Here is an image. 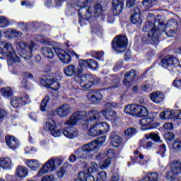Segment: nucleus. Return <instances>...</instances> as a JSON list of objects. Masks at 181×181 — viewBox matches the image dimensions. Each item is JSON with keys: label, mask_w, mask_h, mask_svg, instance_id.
I'll use <instances>...</instances> for the list:
<instances>
[{"label": "nucleus", "mask_w": 181, "mask_h": 181, "mask_svg": "<svg viewBox=\"0 0 181 181\" xmlns=\"http://www.w3.org/2000/svg\"><path fill=\"white\" fill-rule=\"evenodd\" d=\"M165 152H166V146L165 144H161L160 146V148L158 152V155H160V156L163 158V156H165Z\"/></svg>", "instance_id": "obj_59"}, {"label": "nucleus", "mask_w": 181, "mask_h": 181, "mask_svg": "<svg viewBox=\"0 0 181 181\" xmlns=\"http://www.w3.org/2000/svg\"><path fill=\"white\" fill-rule=\"evenodd\" d=\"M131 22L134 25L141 26L142 25V19H141V10L138 8L134 9V13L131 16Z\"/></svg>", "instance_id": "obj_21"}, {"label": "nucleus", "mask_w": 181, "mask_h": 181, "mask_svg": "<svg viewBox=\"0 0 181 181\" xmlns=\"http://www.w3.org/2000/svg\"><path fill=\"white\" fill-rule=\"evenodd\" d=\"M56 54L59 57V60L62 62V63H65V64H69L70 62H71V57L69 54V52L64 51L61 48L54 47L53 48Z\"/></svg>", "instance_id": "obj_16"}, {"label": "nucleus", "mask_w": 181, "mask_h": 181, "mask_svg": "<svg viewBox=\"0 0 181 181\" xmlns=\"http://www.w3.org/2000/svg\"><path fill=\"white\" fill-rule=\"evenodd\" d=\"M107 158H106L103 163L100 164V168L101 169H107L110 165H111V158L115 156L114 151L112 149L108 150L107 152Z\"/></svg>", "instance_id": "obj_30"}, {"label": "nucleus", "mask_w": 181, "mask_h": 181, "mask_svg": "<svg viewBox=\"0 0 181 181\" xmlns=\"http://www.w3.org/2000/svg\"><path fill=\"white\" fill-rule=\"evenodd\" d=\"M105 141H107V136H103L89 142V144H93L96 147L94 152H98V151L100 149V146H101L103 144H105Z\"/></svg>", "instance_id": "obj_32"}, {"label": "nucleus", "mask_w": 181, "mask_h": 181, "mask_svg": "<svg viewBox=\"0 0 181 181\" xmlns=\"http://www.w3.org/2000/svg\"><path fill=\"white\" fill-rule=\"evenodd\" d=\"M40 83L44 87H47V88H49V87H50V83H52V79L42 78L40 79Z\"/></svg>", "instance_id": "obj_50"}, {"label": "nucleus", "mask_w": 181, "mask_h": 181, "mask_svg": "<svg viewBox=\"0 0 181 181\" xmlns=\"http://www.w3.org/2000/svg\"><path fill=\"white\" fill-rule=\"evenodd\" d=\"M144 136L146 139H152L156 142H160V137L156 133L146 134Z\"/></svg>", "instance_id": "obj_43"}, {"label": "nucleus", "mask_w": 181, "mask_h": 181, "mask_svg": "<svg viewBox=\"0 0 181 181\" xmlns=\"http://www.w3.org/2000/svg\"><path fill=\"white\" fill-rule=\"evenodd\" d=\"M142 4L144 8L150 9V8H153L155 5V0H144Z\"/></svg>", "instance_id": "obj_48"}, {"label": "nucleus", "mask_w": 181, "mask_h": 181, "mask_svg": "<svg viewBox=\"0 0 181 181\" xmlns=\"http://www.w3.org/2000/svg\"><path fill=\"white\" fill-rule=\"evenodd\" d=\"M28 175H29V170L28 168L22 165H18L16 170V175L20 179H25V177H28Z\"/></svg>", "instance_id": "obj_28"}, {"label": "nucleus", "mask_w": 181, "mask_h": 181, "mask_svg": "<svg viewBox=\"0 0 181 181\" xmlns=\"http://www.w3.org/2000/svg\"><path fill=\"white\" fill-rule=\"evenodd\" d=\"M87 98L92 103H98L103 100V95L97 90H91L87 95Z\"/></svg>", "instance_id": "obj_24"}, {"label": "nucleus", "mask_w": 181, "mask_h": 181, "mask_svg": "<svg viewBox=\"0 0 181 181\" xmlns=\"http://www.w3.org/2000/svg\"><path fill=\"white\" fill-rule=\"evenodd\" d=\"M1 94L6 98H9V97H12L13 91L11 89V88H4L1 90Z\"/></svg>", "instance_id": "obj_46"}, {"label": "nucleus", "mask_w": 181, "mask_h": 181, "mask_svg": "<svg viewBox=\"0 0 181 181\" xmlns=\"http://www.w3.org/2000/svg\"><path fill=\"white\" fill-rule=\"evenodd\" d=\"M173 86L174 87H176L177 88L181 89V79H175L174 81L173 82Z\"/></svg>", "instance_id": "obj_61"}, {"label": "nucleus", "mask_w": 181, "mask_h": 181, "mask_svg": "<svg viewBox=\"0 0 181 181\" xmlns=\"http://www.w3.org/2000/svg\"><path fill=\"white\" fill-rule=\"evenodd\" d=\"M49 88H52V90H57L60 88V83L54 79H51V83H49Z\"/></svg>", "instance_id": "obj_52"}, {"label": "nucleus", "mask_w": 181, "mask_h": 181, "mask_svg": "<svg viewBox=\"0 0 181 181\" xmlns=\"http://www.w3.org/2000/svg\"><path fill=\"white\" fill-rule=\"evenodd\" d=\"M165 95L160 91L153 92L150 94V100L156 104L163 103Z\"/></svg>", "instance_id": "obj_23"}, {"label": "nucleus", "mask_w": 181, "mask_h": 181, "mask_svg": "<svg viewBox=\"0 0 181 181\" xmlns=\"http://www.w3.org/2000/svg\"><path fill=\"white\" fill-rule=\"evenodd\" d=\"M173 148V149H175V151H179V149L181 148V140L177 139L174 141Z\"/></svg>", "instance_id": "obj_58"}, {"label": "nucleus", "mask_w": 181, "mask_h": 181, "mask_svg": "<svg viewBox=\"0 0 181 181\" xmlns=\"http://www.w3.org/2000/svg\"><path fill=\"white\" fill-rule=\"evenodd\" d=\"M178 25L176 19L169 21L164 28V33L168 37H173L176 35V30H177Z\"/></svg>", "instance_id": "obj_14"}, {"label": "nucleus", "mask_w": 181, "mask_h": 181, "mask_svg": "<svg viewBox=\"0 0 181 181\" xmlns=\"http://www.w3.org/2000/svg\"><path fill=\"white\" fill-rule=\"evenodd\" d=\"M77 1L76 6L81 8L78 10L79 23L81 26L86 25V21H88L91 18V12L90 8H86L87 4H90L93 0H74Z\"/></svg>", "instance_id": "obj_6"}, {"label": "nucleus", "mask_w": 181, "mask_h": 181, "mask_svg": "<svg viewBox=\"0 0 181 181\" xmlns=\"http://www.w3.org/2000/svg\"><path fill=\"white\" fill-rule=\"evenodd\" d=\"M135 77H136V71L134 69L130 70V71L125 74L123 83L126 87H129V86H131V83H132L135 79Z\"/></svg>", "instance_id": "obj_22"}, {"label": "nucleus", "mask_w": 181, "mask_h": 181, "mask_svg": "<svg viewBox=\"0 0 181 181\" xmlns=\"http://www.w3.org/2000/svg\"><path fill=\"white\" fill-rule=\"evenodd\" d=\"M144 181H159L158 173H147L146 176L141 180Z\"/></svg>", "instance_id": "obj_35"}, {"label": "nucleus", "mask_w": 181, "mask_h": 181, "mask_svg": "<svg viewBox=\"0 0 181 181\" xmlns=\"http://www.w3.org/2000/svg\"><path fill=\"white\" fill-rule=\"evenodd\" d=\"M29 103H30L29 95L26 93H23L20 97H13L11 102L12 107L14 108H19L21 105H26Z\"/></svg>", "instance_id": "obj_15"}, {"label": "nucleus", "mask_w": 181, "mask_h": 181, "mask_svg": "<svg viewBox=\"0 0 181 181\" xmlns=\"http://www.w3.org/2000/svg\"><path fill=\"white\" fill-rule=\"evenodd\" d=\"M119 175L118 174H115L112 175L109 181H119Z\"/></svg>", "instance_id": "obj_64"}, {"label": "nucleus", "mask_w": 181, "mask_h": 181, "mask_svg": "<svg viewBox=\"0 0 181 181\" xmlns=\"http://www.w3.org/2000/svg\"><path fill=\"white\" fill-rule=\"evenodd\" d=\"M139 105L131 104L127 105L124 107L125 114H129V115H132V117H136V114H138V107Z\"/></svg>", "instance_id": "obj_31"}, {"label": "nucleus", "mask_w": 181, "mask_h": 181, "mask_svg": "<svg viewBox=\"0 0 181 181\" xmlns=\"http://www.w3.org/2000/svg\"><path fill=\"white\" fill-rule=\"evenodd\" d=\"M136 134V129L135 128H129L124 131V135L126 136H134Z\"/></svg>", "instance_id": "obj_53"}, {"label": "nucleus", "mask_w": 181, "mask_h": 181, "mask_svg": "<svg viewBox=\"0 0 181 181\" xmlns=\"http://www.w3.org/2000/svg\"><path fill=\"white\" fill-rule=\"evenodd\" d=\"M164 138L168 141H170L175 138V134L172 132H167V133H165Z\"/></svg>", "instance_id": "obj_60"}, {"label": "nucleus", "mask_w": 181, "mask_h": 181, "mask_svg": "<svg viewBox=\"0 0 181 181\" xmlns=\"http://www.w3.org/2000/svg\"><path fill=\"white\" fill-rule=\"evenodd\" d=\"M107 83L113 88H117L118 86H119V83L121 80L119 78H118V76L117 75H113L110 76V77L107 78Z\"/></svg>", "instance_id": "obj_33"}, {"label": "nucleus", "mask_w": 181, "mask_h": 181, "mask_svg": "<svg viewBox=\"0 0 181 181\" xmlns=\"http://www.w3.org/2000/svg\"><path fill=\"white\" fill-rule=\"evenodd\" d=\"M175 117L174 110H165L160 113V118L161 119H172Z\"/></svg>", "instance_id": "obj_38"}, {"label": "nucleus", "mask_w": 181, "mask_h": 181, "mask_svg": "<svg viewBox=\"0 0 181 181\" xmlns=\"http://www.w3.org/2000/svg\"><path fill=\"white\" fill-rule=\"evenodd\" d=\"M63 163V161L60 158H52L48 160L43 166L40 169L37 174V177H40L49 172H54L58 168L60 167V165Z\"/></svg>", "instance_id": "obj_7"}, {"label": "nucleus", "mask_w": 181, "mask_h": 181, "mask_svg": "<svg viewBox=\"0 0 181 181\" xmlns=\"http://www.w3.org/2000/svg\"><path fill=\"white\" fill-rule=\"evenodd\" d=\"M6 143L10 149L15 151L19 146V141L13 136H6Z\"/></svg>", "instance_id": "obj_27"}, {"label": "nucleus", "mask_w": 181, "mask_h": 181, "mask_svg": "<svg viewBox=\"0 0 181 181\" xmlns=\"http://www.w3.org/2000/svg\"><path fill=\"white\" fill-rule=\"evenodd\" d=\"M95 149H97V147H95L93 143H88L84 144L81 148H78L75 151V154L78 159L86 160L88 156V153H91V152L94 153V150Z\"/></svg>", "instance_id": "obj_11"}, {"label": "nucleus", "mask_w": 181, "mask_h": 181, "mask_svg": "<svg viewBox=\"0 0 181 181\" xmlns=\"http://www.w3.org/2000/svg\"><path fill=\"white\" fill-rule=\"evenodd\" d=\"M0 166L3 169H11L12 166V160L9 158H4L0 160Z\"/></svg>", "instance_id": "obj_37"}, {"label": "nucleus", "mask_w": 181, "mask_h": 181, "mask_svg": "<svg viewBox=\"0 0 181 181\" xmlns=\"http://www.w3.org/2000/svg\"><path fill=\"white\" fill-rule=\"evenodd\" d=\"M26 165L31 170H36L40 166V163L37 160H28Z\"/></svg>", "instance_id": "obj_40"}, {"label": "nucleus", "mask_w": 181, "mask_h": 181, "mask_svg": "<svg viewBox=\"0 0 181 181\" xmlns=\"http://www.w3.org/2000/svg\"><path fill=\"white\" fill-rule=\"evenodd\" d=\"M56 128V122H54L53 119H48L44 125V129L45 131L47 132H51L52 135L54 136V138H57V136H60L62 134H63V135H64V136L66 138H69V139H74V138L78 135L77 129L74 127H66L63 130H57Z\"/></svg>", "instance_id": "obj_2"}, {"label": "nucleus", "mask_w": 181, "mask_h": 181, "mask_svg": "<svg viewBox=\"0 0 181 181\" xmlns=\"http://www.w3.org/2000/svg\"><path fill=\"white\" fill-rule=\"evenodd\" d=\"M107 180V173L105 171H100L98 173L97 178L95 181H105Z\"/></svg>", "instance_id": "obj_51"}, {"label": "nucleus", "mask_w": 181, "mask_h": 181, "mask_svg": "<svg viewBox=\"0 0 181 181\" xmlns=\"http://www.w3.org/2000/svg\"><path fill=\"white\" fill-rule=\"evenodd\" d=\"M81 66L83 71L85 67H88L89 69H93L94 70L98 69V62L94 61L93 59L88 60H79Z\"/></svg>", "instance_id": "obj_26"}, {"label": "nucleus", "mask_w": 181, "mask_h": 181, "mask_svg": "<svg viewBox=\"0 0 181 181\" xmlns=\"http://www.w3.org/2000/svg\"><path fill=\"white\" fill-rule=\"evenodd\" d=\"M56 174L57 177H59V179L63 178V176L66 175V167L60 168L59 170L56 172Z\"/></svg>", "instance_id": "obj_56"}, {"label": "nucleus", "mask_w": 181, "mask_h": 181, "mask_svg": "<svg viewBox=\"0 0 181 181\" xmlns=\"http://www.w3.org/2000/svg\"><path fill=\"white\" fill-rule=\"evenodd\" d=\"M56 54L59 57V60L62 62V63H65V64H69L70 62H71V57L69 54V52L64 51L61 48L54 47L53 48Z\"/></svg>", "instance_id": "obj_17"}, {"label": "nucleus", "mask_w": 181, "mask_h": 181, "mask_svg": "<svg viewBox=\"0 0 181 181\" xmlns=\"http://www.w3.org/2000/svg\"><path fill=\"white\" fill-rule=\"evenodd\" d=\"M55 112L60 118H66L71 112V106L64 104L56 109Z\"/></svg>", "instance_id": "obj_18"}, {"label": "nucleus", "mask_w": 181, "mask_h": 181, "mask_svg": "<svg viewBox=\"0 0 181 181\" xmlns=\"http://www.w3.org/2000/svg\"><path fill=\"white\" fill-rule=\"evenodd\" d=\"M49 98L48 95L45 96L44 99H42L40 105V110L42 112L46 111V108H47V104L49 103Z\"/></svg>", "instance_id": "obj_47"}, {"label": "nucleus", "mask_w": 181, "mask_h": 181, "mask_svg": "<svg viewBox=\"0 0 181 181\" xmlns=\"http://www.w3.org/2000/svg\"><path fill=\"white\" fill-rule=\"evenodd\" d=\"M103 117L106 118V119H108L109 121H118L119 119V117H118V115H117V112L110 109H106L105 110H102L100 112Z\"/></svg>", "instance_id": "obj_20"}, {"label": "nucleus", "mask_w": 181, "mask_h": 181, "mask_svg": "<svg viewBox=\"0 0 181 181\" xmlns=\"http://www.w3.org/2000/svg\"><path fill=\"white\" fill-rule=\"evenodd\" d=\"M163 23L159 21L152 23L148 21L143 27V32L148 33V40H151L153 45H158L159 43V35L163 33Z\"/></svg>", "instance_id": "obj_4"}, {"label": "nucleus", "mask_w": 181, "mask_h": 181, "mask_svg": "<svg viewBox=\"0 0 181 181\" xmlns=\"http://www.w3.org/2000/svg\"><path fill=\"white\" fill-rule=\"evenodd\" d=\"M79 178L82 181H95V178L91 175V173H87L86 172H80Z\"/></svg>", "instance_id": "obj_39"}, {"label": "nucleus", "mask_w": 181, "mask_h": 181, "mask_svg": "<svg viewBox=\"0 0 181 181\" xmlns=\"http://www.w3.org/2000/svg\"><path fill=\"white\" fill-rule=\"evenodd\" d=\"M94 13L95 16H103V13H104V8L101 6V4H96L94 6Z\"/></svg>", "instance_id": "obj_44"}, {"label": "nucleus", "mask_w": 181, "mask_h": 181, "mask_svg": "<svg viewBox=\"0 0 181 181\" xmlns=\"http://www.w3.org/2000/svg\"><path fill=\"white\" fill-rule=\"evenodd\" d=\"M162 67L164 69H168L170 71H177V67H179L180 62L177 58L168 55L164 59H163L160 63Z\"/></svg>", "instance_id": "obj_10"}, {"label": "nucleus", "mask_w": 181, "mask_h": 181, "mask_svg": "<svg viewBox=\"0 0 181 181\" xmlns=\"http://www.w3.org/2000/svg\"><path fill=\"white\" fill-rule=\"evenodd\" d=\"M9 25H11V21H9V18L4 16H0V28H7Z\"/></svg>", "instance_id": "obj_45"}, {"label": "nucleus", "mask_w": 181, "mask_h": 181, "mask_svg": "<svg viewBox=\"0 0 181 181\" xmlns=\"http://www.w3.org/2000/svg\"><path fill=\"white\" fill-rule=\"evenodd\" d=\"M7 57L8 66H12L13 63H19L21 58L16 55L15 49L12 43L6 41L0 42V59Z\"/></svg>", "instance_id": "obj_3"}, {"label": "nucleus", "mask_w": 181, "mask_h": 181, "mask_svg": "<svg viewBox=\"0 0 181 181\" xmlns=\"http://www.w3.org/2000/svg\"><path fill=\"white\" fill-rule=\"evenodd\" d=\"M101 119V115L100 112L96 109H91L88 114L87 119L85 120L83 123V128H90L88 131V135L89 136H98L101 135L100 132V127L98 126V122Z\"/></svg>", "instance_id": "obj_1"}, {"label": "nucleus", "mask_w": 181, "mask_h": 181, "mask_svg": "<svg viewBox=\"0 0 181 181\" xmlns=\"http://www.w3.org/2000/svg\"><path fill=\"white\" fill-rule=\"evenodd\" d=\"M98 163L92 162L90 163V166L88 168L87 172L88 173H94V172H97V170H98Z\"/></svg>", "instance_id": "obj_49"}, {"label": "nucleus", "mask_w": 181, "mask_h": 181, "mask_svg": "<svg viewBox=\"0 0 181 181\" xmlns=\"http://www.w3.org/2000/svg\"><path fill=\"white\" fill-rule=\"evenodd\" d=\"M112 13L115 16L119 15L124 9V0H112Z\"/></svg>", "instance_id": "obj_19"}, {"label": "nucleus", "mask_w": 181, "mask_h": 181, "mask_svg": "<svg viewBox=\"0 0 181 181\" xmlns=\"http://www.w3.org/2000/svg\"><path fill=\"white\" fill-rule=\"evenodd\" d=\"M144 142H145V139H143L141 141V144L142 146H144V148H145L146 149H151V148H152V146L153 145V143H152V141H146V143H144Z\"/></svg>", "instance_id": "obj_57"}, {"label": "nucleus", "mask_w": 181, "mask_h": 181, "mask_svg": "<svg viewBox=\"0 0 181 181\" xmlns=\"http://www.w3.org/2000/svg\"><path fill=\"white\" fill-rule=\"evenodd\" d=\"M64 73L68 77H73V76H76V77H80L83 74V68L81 66V62L79 61L78 67L71 64L64 69Z\"/></svg>", "instance_id": "obj_13"}, {"label": "nucleus", "mask_w": 181, "mask_h": 181, "mask_svg": "<svg viewBox=\"0 0 181 181\" xmlns=\"http://www.w3.org/2000/svg\"><path fill=\"white\" fill-rule=\"evenodd\" d=\"M90 54H92V56L93 57H95V59H98V60H100V59H101V57H103V56H104V52L103 51H91L90 52Z\"/></svg>", "instance_id": "obj_54"}, {"label": "nucleus", "mask_w": 181, "mask_h": 181, "mask_svg": "<svg viewBox=\"0 0 181 181\" xmlns=\"http://www.w3.org/2000/svg\"><path fill=\"white\" fill-rule=\"evenodd\" d=\"M4 35H6L8 39H14V37H20V36H22V32L16 30L8 29L4 32Z\"/></svg>", "instance_id": "obj_34"}, {"label": "nucleus", "mask_w": 181, "mask_h": 181, "mask_svg": "<svg viewBox=\"0 0 181 181\" xmlns=\"http://www.w3.org/2000/svg\"><path fill=\"white\" fill-rule=\"evenodd\" d=\"M137 163L141 165V166L144 165H146L148 163V160L144 158V155L139 154L138 157H136Z\"/></svg>", "instance_id": "obj_55"}, {"label": "nucleus", "mask_w": 181, "mask_h": 181, "mask_svg": "<svg viewBox=\"0 0 181 181\" xmlns=\"http://www.w3.org/2000/svg\"><path fill=\"white\" fill-rule=\"evenodd\" d=\"M37 40H38V42H41V43H46L47 42H49V39L44 35H38Z\"/></svg>", "instance_id": "obj_62"}, {"label": "nucleus", "mask_w": 181, "mask_h": 181, "mask_svg": "<svg viewBox=\"0 0 181 181\" xmlns=\"http://www.w3.org/2000/svg\"><path fill=\"white\" fill-rule=\"evenodd\" d=\"M98 125L99 127L100 135H104L105 132H108V131L110 130V125H108L107 122L98 123Z\"/></svg>", "instance_id": "obj_42"}, {"label": "nucleus", "mask_w": 181, "mask_h": 181, "mask_svg": "<svg viewBox=\"0 0 181 181\" xmlns=\"http://www.w3.org/2000/svg\"><path fill=\"white\" fill-rule=\"evenodd\" d=\"M101 80L99 78H94L93 75L90 74H83L81 76V82L80 86L82 88H85V90H88L93 87V86H95V84H98Z\"/></svg>", "instance_id": "obj_12"}, {"label": "nucleus", "mask_w": 181, "mask_h": 181, "mask_svg": "<svg viewBox=\"0 0 181 181\" xmlns=\"http://www.w3.org/2000/svg\"><path fill=\"white\" fill-rule=\"evenodd\" d=\"M22 76L23 79L20 83V87L25 90H28V88H29V83L26 78H33V75L28 72H23Z\"/></svg>", "instance_id": "obj_29"}, {"label": "nucleus", "mask_w": 181, "mask_h": 181, "mask_svg": "<svg viewBox=\"0 0 181 181\" xmlns=\"http://www.w3.org/2000/svg\"><path fill=\"white\" fill-rule=\"evenodd\" d=\"M42 53L47 59H53V57H54V52H53V49L49 47H43L42 48Z\"/></svg>", "instance_id": "obj_36"}, {"label": "nucleus", "mask_w": 181, "mask_h": 181, "mask_svg": "<svg viewBox=\"0 0 181 181\" xmlns=\"http://www.w3.org/2000/svg\"><path fill=\"white\" fill-rule=\"evenodd\" d=\"M110 143L112 146L118 148L120 145H122V138L117 134V132H113L110 136Z\"/></svg>", "instance_id": "obj_25"}, {"label": "nucleus", "mask_w": 181, "mask_h": 181, "mask_svg": "<svg viewBox=\"0 0 181 181\" xmlns=\"http://www.w3.org/2000/svg\"><path fill=\"white\" fill-rule=\"evenodd\" d=\"M128 46V38L127 36H116L112 42V49L115 50L116 53H122L125 52L127 47Z\"/></svg>", "instance_id": "obj_8"}, {"label": "nucleus", "mask_w": 181, "mask_h": 181, "mask_svg": "<svg viewBox=\"0 0 181 181\" xmlns=\"http://www.w3.org/2000/svg\"><path fill=\"white\" fill-rule=\"evenodd\" d=\"M16 47L20 56L25 60H29L33 56V51L37 49V45L33 41H31L29 45L23 42H16Z\"/></svg>", "instance_id": "obj_5"}, {"label": "nucleus", "mask_w": 181, "mask_h": 181, "mask_svg": "<svg viewBox=\"0 0 181 181\" xmlns=\"http://www.w3.org/2000/svg\"><path fill=\"white\" fill-rule=\"evenodd\" d=\"M148 109L143 105H139L136 117H148Z\"/></svg>", "instance_id": "obj_41"}, {"label": "nucleus", "mask_w": 181, "mask_h": 181, "mask_svg": "<svg viewBox=\"0 0 181 181\" xmlns=\"http://www.w3.org/2000/svg\"><path fill=\"white\" fill-rule=\"evenodd\" d=\"M54 177L53 175L44 176L42 177L41 181H54Z\"/></svg>", "instance_id": "obj_63"}, {"label": "nucleus", "mask_w": 181, "mask_h": 181, "mask_svg": "<svg viewBox=\"0 0 181 181\" xmlns=\"http://www.w3.org/2000/svg\"><path fill=\"white\" fill-rule=\"evenodd\" d=\"M87 117H88V112L86 110L78 111L70 116L69 119L64 123V125L74 127V125H76V124H78L83 119L86 122Z\"/></svg>", "instance_id": "obj_9"}]
</instances>
